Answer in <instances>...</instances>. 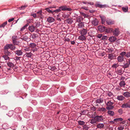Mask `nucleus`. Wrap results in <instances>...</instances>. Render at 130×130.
<instances>
[{"label": "nucleus", "mask_w": 130, "mask_h": 130, "mask_svg": "<svg viewBox=\"0 0 130 130\" xmlns=\"http://www.w3.org/2000/svg\"><path fill=\"white\" fill-rule=\"evenodd\" d=\"M23 39L27 42H28L30 40V38H29L28 37L26 36H24L23 38Z\"/></svg>", "instance_id": "24"}, {"label": "nucleus", "mask_w": 130, "mask_h": 130, "mask_svg": "<svg viewBox=\"0 0 130 130\" xmlns=\"http://www.w3.org/2000/svg\"><path fill=\"white\" fill-rule=\"evenodd\" d=\"M27 6V5H25L24 6H22L19 8L21 10H23L25 9V8Z\"/></svg>", "instance_id": "50"}, {"label": "nucleus", "mask_w": 130, "mask_h": 130, "mask_svg": "<svg viewBox=\"0 0 130 130\" xmlns=\"http://www.w3.org/2000/svg\"><path fill=\"white\" fill-rule=\"evenodd\" d=\"M113 35L115 36H118L120 34V31L118 28H116L113 30Z\"/></svg>", "instance_id": "6"}, {"label": "nucleus", "mask_w": 130, "mask_h": 130, "mask_svg": "<svg viewBox=\"0 0 130 130\" xmlns=\"http://www.w3.org/2000/svg\"><path fill=\"white\" fill-rule=\"evenodd\" d=\"M34 26L35 28H37L39 27L40 25V23L39 22H35L34 24Z\"/></svg>", "instance_id": "34"}, {"label": "nucleus", "mask_w": 130, "mask_h": 130, "mask_svg": "<svg viewBox=\"0 0 130 130\" xmlns=\"http://www.w3.org/2000/svg\"><path fill=\"white\" fill-rule=\"evenodd\" d=\"M13 111H10L8 113V115L9 117L12 116L13 113Z\"/></svg>", "instance_id": "49"}, {"label": "nucleus", "mask_w": 130, "mask_h": 130, "mask_svg": "<svg viewBox=\"0 0 130 130\" xmlns=\"http://www.w3.org/2000/svg\"><path fill=\"white\" fill-rule=\"evenodd\" d=\"M13 43L14 45H19L20 42L19 41H16L15 40H12Z\"/></svg>", "instance_id": "40"}, {"label": "nucleus", "mask_w": 130, "mask_h": 130, "mask_svg": "<svg viewBox=\"0 0 130 130\" xmlns=\"http://www.w3.org/2000/svg\"><path fill=\"white\" fill-rule=\"evenodd\" d=\"M113 103L111 102L110 101H109L106 104L107 107H106L107 109L108 110L112 109L114 107L113 106Z\"/></svg>", "instance_id": "2"}, {"label": "nucleus", "mask_w": 130, "mask_h": 130, "mask_svg": "<svg viewBox=\"0 0 130 130\" xmlns=\"http://www.w3.org/2000/svg\"><path fill=\"white\" fill-rule=\"evenodd\" d=\"M2 57L4 58V60H9L10 59V58L7 56L5 54L3 55L2 56Z\"/></svg>", "instance_id": "39"}, {"label": "nucleus", "mask_w": 130, "mask_h": 130, "mask_svg": "<svg viewBox=\"0 0 130 130\" xmlns=\"http://www.w3.org/2000/svg\"><path fill=\"white\" fill-rule=\"evenodd\" d=\"M7 64L8 66L12 68L14 66V64L13 63L10 62H8Z\"/></svg>", "instance_id": "31"}, {"label": "nucleus", "mask_w": 130, "mask_h": 130, "mask_svg": "<svg viewBox=\"0 0 130 130\" xmlns=\"http://www.w3.org/2000/svg\"><path fill=\"white\" fill-rule=\"evenodd\" d=\"M123 108H130V105L127 103L123 104L121 106Z\"/></svg>", "instance_id": "17"}, {"label": "nucleus", "mask_w": 130, "mask_h": 130, "mask_svg": "<svg viewBox=\"0 0 130 130\" xmlns=\"http://www.w3.org/2000/svg\"><path fill=\"white\" fill-rule=\"evenodd\" d=\"M4 53L5 55H6L8 56H10L12 54V53L8 51V50H5L4 51Z\"/></svg>", "instance_id": "16"}, {"label": "nucleus", "mask_w": 130, "mask_h": 130, "mask_svg": "<svg viewBox=\"0 0 130 130\" xmlns=\"http://www.w3.org/2000/svg\"><path fill=\"white\" fill-rule=\"evenodd\" d=\"M117 40V38L116 37L113 36L110 37L109 39V41L111 42H112L115 41Z\"/></svg>", "instance_id": "13"}, {"label": "nucleus", "mask_w": 130, "mask_h": 130, "mask_svg": "<svg viewBox=\"0 0 130 130\" xmlns=\"http://www.w3.org/2000/svg\"><path fill=\"white\" fill-rule=\"evenodd\" d=\"M78 28H82L84 27V23L83 22H79L78 25Z\"/></svg>", "instance_id": "33"}, {"label": "nucleus", "mask_w": 130, "mask_h": 130, "mask_svg": "<svg viewBox=\"0 0 130 130\" xmlns=\"http://www.w3.org/2000/svg\"><path fill=\"white\" fill-rule=\"evenodd\" d=\"M125 85V83L124 81H121L119 83V85L121 87H124Z\"/></svg>", "instance_id": "22"}, {"label": "nucleus", "mask_w": 130, "mask_h": 130, "mask_svg": "<svg viewBox=\"0 0 130 130\" xmlns=\"http://www.w3.org/2000/svg\"><path fill=\"white\" fill-rule=\"evenodd\" d=\"M115 71L117 73L120 75H122L123 73L122 70L121 69L116 70Z\"/></svg>", "instance_id": "29"}, {"label": "nucleus", "mask_w": 130, "mask_h": 130, "mask_svg": "<svg viewBox=\"0 0 130 130\" xmlns=\"http://www.w3.org/2000/svg\"><path fill=\"white\" fill-rule=\"evenodd\" d=\"M125 57L127 58H129L130 57V52L126 53Z\"/></svg>", "instance_id": "56"}, {"label": "nucleus", "mask_w": 130, "mask_h": 130, "mask_svg": "<svg viewBox=\"0 0 130 130\" xmlns=\"http://www.w3.org/2000/svg\"><path fill=\"white\" fill-rule=\"evenodd\" d=\"M123 95L125 98H129L130 97V93L128 92H124Z\"/></svg>", "instance_id": "15"}, {"label": "nucleus", "mask_w": 130, "mask_h": 130, "mask_svg": "<svg viewBox=\"0 0 130 130\" xmlns=\"http://www.w3.org/2000/svg\"><path fill=\"white\" fill-rule=\"evenodd\" d=\"M106 95L108 96L111 98L113 97V94L110 92L108 91L106 93Z\"/></svg>", "instance_id": "30"}, {"label": "nucleus", "mask_w": 130, "mask_h": 130, "mask_svg": "<svg viewBox=\"0 0 130 130\" xmlns=\"http://www.w3.org/2000/svg\"><path fill=\"white\" fill-rule=\"evenodd\" d=\"M113 29L112 28H106L105 29V32L107 33H111L112 32Z\"/></svg>", "instance_id": "12"}, {"label": "nucleus", "mask_w": 130, "mask_h": 130, "mask_svg": "<svg viewBox=\"0 0 130 130\" xmlns=\"http://www.w3.org/2000/svg\"><path fill=\"white\" fill-rule=\"evenodd\" d=\"M28 29L30 32H32L36 29L35 27L33 25L29 26Z\"/></svg>", "instance_id": "11"}, {"label": "nucleus", "mask_w": 130, "mask_h": 130, "mask_svg": "<svg viewBox=\"0 0 130 130\" xmlns=\"http://www.w3.org/2000/svg\"><path fill=\"white\" fill-rule=\"evenodd\" d=\"M55 19L52 17H49L47 19V21L49 23H51L54 22Z\"/></svg>", "instance_id": "18"}, {"label": "nucleus", "mask_w": 130, "mask_h": 130, "mask_svg": "<svg viewBox=\"0 0 130 130\" xmlns=\"http://www.w3.org/2000/svg\"><path fill=\"white\" fill-rule=\"evenodd\" d=\"M106 110V109L105 108H100L98 109V111L101 112H105Z\"/></svg>", "instance_id": "42"}, {"label": "nucleus", "mask_w": 130, "mask_h": 130, "mask_svg": "<svg viewBox=\"0 0 130 130\" xmlns=\"http://www.w3.org/2000/svg\"><path fill=\"white\" fill-rule=\"evenodd\" d=\"M99 30L101 32H103L105 31L106 27L105 26L103 25H100L98 27Z\"/></svg>", "instance_id": "8"}, {"label": "nucleus", "mask_w": 130, "mask_h": 130, "mask_svg": "<svg viewBox=\"0 0 130 130\" xmlns=\"http://www.w3.org/2000/svg\"><path fill=\"white\" fill-rule=\"evenodd\" d=\"M2 108L4 110H7V107L5 105L3 106L2 107Z\"/></svg>", "instance_id": "60"}, {"label": "nucleus", "mask_w": 130, "mask_h": 130, "mask_svg": "<svg viewBox=\"0 0 130 130\" xmlns=\"http://www.w3.org/2000/svg\"><path fill=\"white\" fill-rule=\"evenodd\" d=\"M123 11L124 12H126L127 11V9L125 7H123L122 8Z\"/></svg>", "instance_id": "58"}, {"label": "nucleus", "mask_w": 130, "mask_h": 130, "mask_svg": "<svg viewBox=\"0 0 130 130\" xmlns=\"http://www.w3.org/2000/svg\"><path fill=\"white\" fill-rule=\"evenodd\" d=\"M123 120V119L122 118H119L115 119H114L113 121H116V122H119L120 121H122Z\"/></svg>", "instance_id": "41"}, {"label": "nucleus", "mask_w": 130, "mask_h": 130, "mask_svg": "<svg viewBox=\"0 0 130 130\" xmlns=\"http://www.w3.org/2000/svg\"><path fill=\"white\" fill-rule=\"evenodd\" d=\"M83 18L82 17H79L77 19V22H78L79 23L81 22V21H83Z\"/></svg>", "instance_id": "38"}, {"label": "nucleus", "mask_w": 130, "mask_h": 130, "mask_svg": "<svg viewBox=\"0 0 130 130\" xmlns=\"http://www.w3.org/2000/svg\"><path fill=\"white\" fill-rule=\"evenodd\" d=\"M104 126V125L103 123H99L96 125L97 128L100 129L102 128Z\"/></svg>", "instance_id": "28"}, {"label": "nucleus", "mask_w": 130, "mask_h": 130, "mask_svg": "<svg viewBox=\"0 0 130 130\" xmlns=\"http://www.w3.org/2000/svg\"><path fill=\"white\" fill-rule=\"evenodd\" d=\"M80 14L81 15L83 16L84 18H87L88 16L86 14L83 12H80Z\"/></svg>", "instance_id": "44"}, {"label": "nucleus", "mask_w": 130, "mask_h": 130, "mask_svg": "<svg viewBox=\"0 0 130 130\" xmlns=\"http://www.w3.org/2000/svg\"><path fill=\"white\" fill-rule=\"evenodd\" d=\"M119 66V64L118 63H114V64H113L112 66V67L113 68H116L117 67H118Z\"/></svg>", "instance_id": "51"}, {"label": "nucleus", "mask_w": 130, "mask_h": 130, "mask_svg": "<svg viewBox=\"0 0 130 130\" xmlns=\"http://www.w3.org/2000/svg\"><path fill=\"white\" fill-rule=\"evenodd\" d=\"M118 112L120 115L122 114L123 113V111L122 109H119L118 110Z\"/></svg>", "instance_id": "57"}, {"label": "nucleus", "mask_w": 130, "mask_h": 130, "mask_svg": "<svg viewBox=\"0 0 130 130\" xmlns=\"http://www.w3.org/2000/svg\"><path fill=\"white\" fill-rule=\"evenodd\" d=\"M91 23L92 26H96L99 25V21L97 18H93L91 20Z\"/></svg>", "instance_id": "4"}, {"label": "nucleus", "mask_w": 130, "mask_h": 130, "mask_svg": "<svg viewBox=\"0 0 130 130\" xmlns=\"http://www.w3.org/2000/svg\"><path fill=\"white\" fill-rule=\"evenodd\" d=\"M7 124L6 123L2 125V126L4 127V129H7L8 128V127H5V126H7Z\"/></svg>", "instance_id": "61"}, {"label": "nucleus", "mask_w": 130, "mask_h": 130, "mask_svg": "<svg viewBox=\"0 0 130 130\" xmlns=\"http://www.w3.org/2000/svg\"><path fill=\"white\" fill-rule=\"evenodd\" d=\"M108 114L111 116H113L115 115V113L113 111L111 110H108L107 111Z\"/></svg>", "instance_id": "25"}, {"label": "nucleus", "mask_w": 130, "mask_h": 130, "mask_svg": "<svg viewBox=\"0 0 130 130\" xmlns=\"http://www.w3.org/2000/svg\"><path fill=\"white\" fill-rule=\"evenodd\" d=\"M91 117L95 119L96 120V122H101L103 121V117L102 116H99L97 115L95 116L92 115Z\"/></svg>", "instance_id": "1"}, {"label": "nucleus", "mask_w": 130, "mask_h": 130, "mask_svg": "<svg viewBox=\"0 0 130 130\" xmlns=\"http://www.w3.org/2000/svg\"><path fill=\"white\" fill-rule=\"evenodd\" d=\"M14 53L18 56L21 55L23 54V52L21 50H17L15 51Z\"/></svg>", "instance_id": "10"}, {"label": "nucleus", "mask_w": 130, "mask_h": 130, "mask_svg": "<svg viewBox=\"0 0 130 130\" xmlns=\"http://www.w3.org/2000/svg\"><path fill=\"white\" fill-rule=\"evenodd\" d=\"M7 22H6L0 25V28L4 27L7 24Z\"/></svg>", "instance_id": "48"}, {"label": "nucleus", "mask_w": 130, "mask_h": 130, "mask_svg": "<svg viewBox=\"0 0 130 130\" xmlns=\"http://www.w3.org/2000/svg\"><path fill=\"white\" fill-rule=\"evenodd\" d=\"M32 54L31 52L27 53L26 52V54H25V55L27 57L30 58Z\"/></svg>", "instance_id": "26"}, {"label": "nucleus", "mask_w": 130, "mask_h": 130, "mask_svg": "<svg viewBox=\"0 0 130 130\" xmlns=\"http://www.w3.org/2000/svg\"><path fill=\"white\" fill-rule=\"evenodd\" d=\"M100 17L101 18L102 24H104L105 22L106 18L104 16H100Z\"/></svg>", "instance_id": "21"}, {"label": "nucleus", "mask_w": 130, "mask_h": 130, "mask_svg": "<svg viewBox=\"0 0 130 130\" xmlns=\"http://www.w3.org/2000/svg\"><path fill=\"white\" fill-rule=\"evenodd\" d=\"M66 21L69 24H71L72 23V22L71 21V20L70 19L68 18L66 20Z\"/></svg>", "instance_id": "54"}, {"label": "nucleus", "mask_w": 130, "mask_h": 130, "mask_svg": "<svg viewBox=\"0 0 130 130\" xmlns=\"http://www.w3.org/2000/svg\"><path fill=\"white\" fill-rule=\"evenodd\" d=\"M124 128V127L123 126H121L118 127V129L119 130H123Z\"/></svg>", "instance_id": "62"}, {"label": "nucleus", "mask_w": 130, "mask_h": 130, "mask_svg": "<svg viewBox=\"0 0 130 130\" xmlns=\"http://www.w3.org/2000/svg\"><path fill=\"white\" fill-rule=\"evenodd\" d=\"M30 37L32 38L33 39H35L36 38V36L35 35H31L30 36Z\"/></svg>", "instance_id": "64"}, {"label": "nucleus", "mask_w": 130, "mask_h": 130, "mask_svg": "<svg viewBox=\"0 0 130 130\" xmlns=\"http://www.w3.org/2000/svg\"><path fill=\"white\" fill-rule=\"evenodd\" d=\"M130 65V64L128 62L124 63L123 65V67L124 68H128Z\"/></svg>", "instance_id": "27"}, {"label": "nucleus", "mask_w": 130, "mask_h": 130, "mask_svg": "<svg viewBox=\"0 0 130 130\" xmlns=\"http://www.w3.org/2000/svg\"><path fill=\"white\" fill-rule=\"evenodd\" d=\"M84 35H81L79 36L78 37V39L82 41L85 40L86 39V38Z\"/></svg>", "instance_id": "19"}, {"label": "nucleus", "mask_w": 130, "mask_h": 130, "mask_svg": "<svg viewBox=\"0 0 130 130\" xmlns=\"http://www.w3.org/2000/svg\"><path fill=\"white\" fill-rule=\"evenodd\" d=\"M36 46V44L35 43H31L29 44V46L30 47L32 48H35Z\"/></svg>", "instance_id": "37"}, {"label": "nucleus", "mask_w": 130, "mask_h": 130, "mask_svg": "<svg viewBox=\"0 0 130 130\" xmlns=\"http://www.w3.org/2000/svg\"><path fill=\"white\" fill-rule=\"evenodd\" d=\"M116 99L119 101H122L125 99V98L123 95H120L118 96Z\"/></svg>", "instance_id": "14"}, {"label": "nucleus", "mask_w": 130, "mask_h": 130, "mask_svg": "<svg viewBox=\"0 0 130 130\" xmlns=\"http://www.w3.org/2000/svg\"><path fill=\"white\" fill-rule=\"evenodd\" d=\"M15 112L17 113H19L21 112V109L20 108L17 107L14 109Z\"/></svg>", "instance_id": "20"}, {"label": "nucleus", "mask_w": 130, "mask_h": 130, "mask_svg": "<svg viewBox=\"0 0 130 130\" xmlns=\"http://www.w3.org/2000/svg\"><path fill=\"white\" fill-rule=\"evenodd\" d=\"M106 23L109 25L113 24L114 23V21L110 19H107L106 20Z\"/></svg>", "instance_id": "9"}, {"label": "nucleus", "mask_w": 130, "mask_h": 130, "mask_svg": "<svg viewBox=\"0 0 130 130\" xmlns=\"http://www.w3.org/2000/svg\"><path fill=\"white\" fill-rule=\"evenodd\" d=\"M114 56L112 54H109L108 55V58L109 59L111 60L113 59V58Z\"/></svg>", "instance_id": "43"}, {"label": "nucleus", "mask_w": 130, "mask_h": 130, "mask_svg": "<svg viewBox=\"0 0 130 130\" xmlns=\"http://www.w3.org/2000/svg\"><path fill=\"white\" fill-rule=\"evenodd\" d=\"M15 47L12 44H6L4 47L5 50H8V49H10L11 50H14Z\"/></svg>", "instance_id": "3"}, {"label": "nucleus", "mask_w": 130, "mask_h": 130, "mask_svg": "<svg viewBox=\"0 0 130 130\" xmlns=\"http://www.w3.org/2000/svg\"><path fill=\"white\" fill-rule=\"evenodd\" d=\"M45 10L50 13L53 14V11H52L51 10H50L49 8H46L45 9Z\"/></svg>", "instance_id": "45"}, {"label": "nucleus", "mask_w": 130, "mask_h": 130, "mask_svg": "<svg viewBox=\"0 0 130 130\" xmlns=\"http://www.w3.org/2000/svg\"><path fill=\"white\" fill-rule=\"evenodd\" d=\"M98 3L99 2H98L96 4V6L97 7L101 8H104L106 7V5H102L101 4H99Z\"/></svg>", "instance_id": "36"}, {"label": "nucleus", "mask_w": 130, "mask_h": 130, "mask_svg": "<svg viewBox=\"0 0 130 130\" xmlns=\"http://www.w3.org/2000/svg\"><path fill=\"white\" fill-rule=\"evenodd\" d=\"M123 57L120 56L117 57V59L118 62H121L123 61Z\"/></svg>", "instance_id": "35"}, {"label": "nucleus", "mask_w": 130, "mask_h": 130, "mask_svg": "<svg viewBox=\"0 0 130 130\" xmlns=\"http://www.w3.org/2000/svg\"><path fill=\"white\" fill-rule=\"evenodd\" d=\"M126 54V52H121L120 54V55L121 56L123 57L125 56Z\"/></svg>", "instance_id": "52"}, {"label": "nucleus", "mask_w": 130, "mask_h": 130, "mask_svg": "<svg viewBox=\"0 0 130 130\" xmlns=\"http://www.w3.org/2000/svg\"><path fill=\"white\" fill-rule=\"evenodd\" d=\"M21 130H26L27 128L25 126L22 125L21 126Z\"/></svg>", "instance_id": "59"}, {"label": "nucleus", "mask_w": 130, "mask_h": 130, "mask_svg": "<svg viewBox=\"0 0 130 130\" xmlns=\"http://www.w3.org/2000/svg\"><path fill=\"white\" fill-rule=\"evenodd\" d=\"M61 11L60 9L59 8V9H57L56 10H54L53 11V13L54 12H55L56 13H58L59 12H60Z\"/></svg>", "instance_id": "53"}, {"label": "nucleus", "mask_w": 130, "mask_h": 130, "mask_svg": "<svg viewBox=\"0 0 130 130\" xmlns=\"http://www.w3.org/2000/svg\"><path fill=\"white\" fill-rule=\"evenodd\" d=\"M42 10H40L39 11H38L37 12V13L38 15V16L40 17L42 15Z\"/></svg>", "instance_id": "55"}, {"label": "nucleus", "mask_w": 130, "mask_h": 130, "mask_svg": "<svg viewBox=\"0 0 130 130\" xmlns=\"http://www.w3.org/2000/svg\"><path fill=\"white\" fill-rule=\"evenodd\" d=\"M103 99L102 98H100L97 99L95 101V102L96 103H100L103 102Z\"/></svg>", "instance_id": "23"}, {"label": "nucleus", "mask_w": 130, "mask_h": 130, "mask_svg": "<svg viewBox=\"0 0 130 130\" xmlns=\"http://www.w3.org/2000/svg\"><path fill=\"white\" fill-rule=\"evenodd\" d=\"M87 30L86 29L83 28L79 31V32L81 35H85L87 34Z\"/></svg>", "instance_id": "7"}, {"label": "nucleus", "mask_w": 130, "mask_h": 130, "mask_svg": "<svg viewBox=\"0 0 130 130\" xmlns=\"http://www.w3.org/2000/svg\"><path fill=\"white\" fill-rule=\"evenodd\" d=\"M59 8L62 11H70L72 10V9L70 8H68L66 6H62L59 7Z\"/></svg>", "instance_id": "5"}, {"label": "nucleus", "mask_w": 130, "mask_h": 130, "mask_svg": "<svg viewBox=\"0 0 130 130\" xmlns=\"http://www.w3.org/2000/svg\"><path fill=\"white\" fill-rule=\"evenodd\" d=\"M96 122V120L94 118V119H91L90 121V123L91 124H93Z\"/></svg>", "instance_id": "47"}, {"label": "nucleus", "mask_w": 130, "mask_h": 130, "mask_svg": "<svg viewBox=\"0 0 130 130\" xmlns=\"http://www.w3.org/2000/svg\"><path fill=\"white\" fill-rule=\"evenodd\" d=\"M31 21H32L31 19H29L28 20H27V23H28V24H29L31 22Z\"/></svg>", "instance_id": "63"}, {"label": "nucleus", "mask_w": 130, "mask_h": 130, "mask_svg": "<svg viewBox=\"0 0 130 130\" xmlns=\"http://www.w3.org/2000/svg\"><path fill=\"white\" fill-rule=\"evenodd\" d=\"M78 123L79 125H83L85 124V122L84 121L80 120L78 121Z\"/></svg>", "instance_id": "46"}, {"label": "nucleus", "mask_w": 130, "mask_h": 130, "mask_svg": "<svg viewBox=\"0 0 130 130\" xmlns=\"http://www.w3.org/2000/svg\"><path fill=\"white\" fill-rule=\"evenodd\" d=\"M106 51L108 53H111L113 51V49L111 48H107L106 49Z\"/></svg>", "instance_id": "32"}]
</instances>
